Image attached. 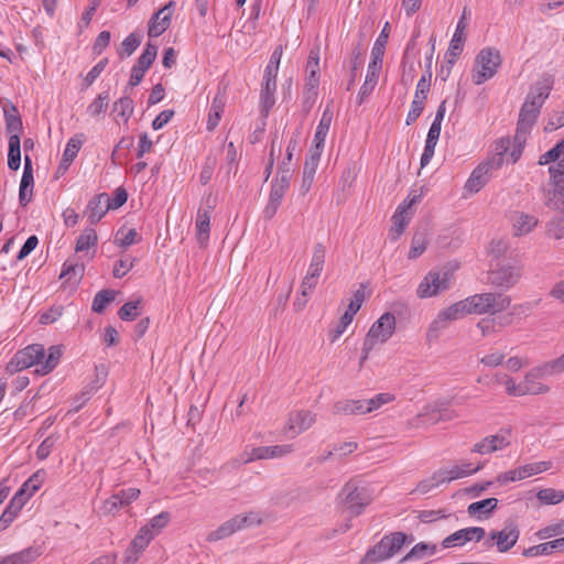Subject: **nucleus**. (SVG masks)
I'll return each mask as SVG.
<instances>
[{"mask_svg":"<svg viewBox=\"0 0 564 564\" xmlns=\"http://www.w3.org/2000/svg\"><path fill=\"white\" fill-rule=\"evenodd\" d=\"M510 445L509 435L496 434L484 437L481 441L476 443L471 452L477 454H490L497 451L505 449Z\"/></svg>","mask_w":564,"mask_h":564,"instance_id":"obj_19","label":"nucleus"},{"mask_svg":"<svg viewBox=\"0 0 564 564\" xmlns=\"http://www.w3.org/2000/svg\"><path fill=\"white\" fill-rule=\"evenodd\" d=\"M110 100L109 91L100 93L87 107V113L91 117H98L108 108Z\"/></svg>","mask_w":564,"mask_h":564,"instance_id":"obj_49","label":"nucleus"},{"mask_svg":"<svg viewBox=\"0 0 564 564\" xmlns=\"http://www.w3.org/2000/svg\"><path fill=\"white\" fill-rule=\"evenodd\" d=\"M552 553H555L552 541L524 549L522 552V554L524 556H540V555H547V554H552Z\"/></svg>","mask_w":564,"mask_h":564,"instance_id":"obj_62","label":"nucleus"},{"mask_svg":"<svg viewBox=\"0 0 564 564\" xmlns=\"http://www.w3.org/2000/svg\"><path fill=\"white\" fill-rule=\"evenodd\" d=\"M413 541L412 536L402 531H395L384 535L380 542L369 549L361 558L360 564H373L392 557L406 543Z\"/></svg>","mask_w":564,"mask_h":564,"instance_id":"obj_3","label":"nucleus"},{"mask_svg":"<svg viewBox=\"0 0 564 564\" xmlns=\"http://www.w3.org/2000/svg\"><path fill=\"white\" fill-rule=\"evenodd\" d=\"M549 366H550V361L545 362L544 365H542L540 367H535L525 373L523 384L527 386V388L533 389L534 387H540L542 389H545L540 392H528V394H532V395L544 394L550 391L549 386L543 384L538 381L539 379H542L545 376H553V375L557 373L554 368H549Z\"/></svg>","mask_w":564,"mask_h":564,"instance_id":"obj_17","label":"nucleus"},{"mask_svg":"<svg viewBox=\"0 0 564 564\" xmlns=\"http://www.w3.org/2000/svg\"><path fill=\"white\" fill-rule=\"evenodd\" d=\"M22 508V502L11 499L0 517V529H7L17 518Z\"/></svg>","mask_w":564,"mask_h":564,"instance_id":"obj_47","label":"nucleus"},{"mask_svg":"<svg viewBox=\"0 0 564 564\" xmlns=\"http://www.w3.org/2000/svg\"><path fill=\"white\" fill-rule=\"evenodd\" d=\"M63 347L55 345L51 346L47 349V354H45V357L41 360V367H37L35 369V373L39 376H45L53 371L55 367L58 365L59 359L63 354Z\"/></svg>","mask_w":564,"mask_h":564,"instance_id":"obj_27","label":"nucleus"},{"mask_svg":"<svg viewBox=\"0 0 564 564\" xmlns=\"http://www.w3.org/2000/svg\"><path fill=\"white\" fill-rule=\"evenodd\" d=\"M97 234L93 228H86L83 234L77 238L75 251L82 253L87 251L89 248L96 247Z\"/></svg>","mask_w":564,"mask_h":564,"instance_id":"obj_45","label":"nucleus"},{"mask_svg":"<svg viewBox=\"0 0 564 564\" xmlns=\"http://www.w3.org/2000/svg\"><path fill=\"white\" fill-rule=\"evenodd\" d=\"M138 237V232L135 229H129L127 231L119 230L116 235L115 242L122 248H127L133 243H135V238Z\"/></svg>","mask_w":564,"mask_h":564,"instance_id":"obj_63","label":"nucleus"},{"mask_svg":"<svg viewBox=\"0 0 564 564\" xmlns=\"http://www.w3.org/2000/svg\"><path fill=\"white\" fill-rule=\"evenodd\" d=\"M485 536V531H455L453 534L443 540V547H453L464 545L467 541H480Z\"/></svg>","mask_w":564,"mask_h":564,"instance_id":"obj_25","label":"nucleus"},{"mask_svg":"<svg viewBox=\"0 0 564 564\" xmlns=\"http://www.w3.org/2000/svg\"><path fill=\"white\" fill-rule=\"evenodd\" d=\"M289 186L288 175L284 174L282 178L276 177L272 182L269 200L281 204Z\"/></svg>","mask_w":564,"mask_h":564,"instance_id":"obj_44","label":"nucleus"},{"mask_svg":"<svg viewBox=\"0 0 564 564\" xmlns=\"http://www.w3.org/2000/svg\"><path fill=\"white\" fill-rule=\"evenodd\" d=\"M496 380L506 386V392L509 395L522 397V395H527L528 392H540V391L544 390L540 387H534L533 389L527 388V386L523 384V381L520 383H517L513 378H511L507 375H502V376L496 375Z\"/></svg>","mask_w":564,"mask_h":564,"instance_id":"obj_28","label":"nucleus"},{"mask_svg":"<svg viewBox=\"0 0 564 564\" xmlns=\"http://www.w3.org/2000/svg\"><path fill=\"white\" fill-rule=\"evenodd\" d=\"M116 294L117 292L113 290L99 291L93 300V311L99 314L102 313L107 305L115 301Z\"/></svg>","mask_w":564,"mask_h":564,"instance_id":"obj_46","label":"nucleus"},{"mask_svg":"<svg viewBox=\"0 0 564 564\" xmlns=\"http://www.w3.org/2000/svg\"><path fill=\"white\" fill-rule=\"evenodd\" d=\"M536 499L543 505H557L564 500V490L554 488L540 489L536 492Z\"/></svg>","mask_w":564,"mask_h":564,"instance_id":"obj_51","label":"nucleus"},{"mask_svg":"<svg viewBox=\"0 0 564 564\" xmlns=\"http://www.w3.org/2000/svg\"><path fill=\"white\" fill-rule=\"evenodd\" d=\"M296 148H297V140L292 138L289 141V144L286 147L285 158L283 159V161L281 162V164L279 165V169H278V177L279 178H282L285 174V175H288V181H291L292 174H293V169H292L291 163H292V159H293V153L296 150Z\"/></svg>","mask_w":564,"mask_h":564,"instance_id":"obj_39","label":"nucleus"},{"mask_svg":"<svg viewBox=\"0 0 564 564\" xmlns=\"http://www.w3.org/2000/svg\"><path fill=\"white\" fill-rule=\"evenodd\" d=\"M362 54H364V47L360 43H358L352 48V52H351L350 79L347 85V90H350L356 82L357 70L362 65Z\"/></svg>","mask_w":564,"mask_h":564,"instance_id":"obj_48","label":"nucleus"},{"mask_svg":"<svg viewBox=\"0 0 564 564\" xmlns=\"http://www.w3.org/2000/svg\"><path fill=\"white\" fill-rule=\"evenodd\" d=\"M476 327L480 330L482 337L494 335L499 330V328H497V321L492 317L480 319Z\"/></svg>","mask_w":564,"mask_h":564,"instance_id":"obj_64","label":"nucleus"},{"mask_svg":"<svg viewBox=\"0 0 564 564\" xmlns=\"http://www.w3.org/2000/svg\"><path fill=\"white\" fill-rule=\"evenodd\" d=\"M441 485H442V481L438 477L437 471H435V473H433V475L431 477L421 480L416 485L415 489H413L411 491V494L419 492L421 495H425V494L430 492L432 489H434Z\"/></svg>","mask_w":564,"mask_h":564,"instance_id":"obj_59","label":"nucleus"},{"mask_svg":"<svg viewBox=\"0 0 564 564\" xmlns=\"http://www.w3.org/2000/svg\"><path fill=\"white\" fill-rule=\"evenodd\" d=\"M276 83L263 82L260 94V113L263 118L269 116L270 110L275 104Z\"/></svg>","mask_w":564,"mask_h":564,"instance_id":"obj_34","label":"nucleus"},{"mask_svg":"<svg viewBox=\"0 0 564 564\" xmlns=\"http://www.w3.org/2000/svg\"><path fill=\"white\" fill-rule=\"evenodd\" d=\"M518 533L519 531H492L491 539L497 540L499 551L506 552L517 542Z\"/></svg>","mask_w":564,"mask_h":564,"instance_id":"obj_43","label":"nucleus"},{"mask_svg":"<svg viewBox=\"0 0 564 564\" xmlns=\"http://www.w3.org/2000/svg\"><path fill=\"white\" fill-rule=\"evenodd\" d=\"M112 110L127 123L133 113L134 102L130 96L124 95L115 101Z\"/></svg>","mask_w":564,"mask_h":564,"instance_id":"obj_41","label":"nucleus"},{"mask_svg":"<svg viewBox=\"0 0 564 564\" xmlns=\"http://www.w3.org/2000/svg\"><path fill=\"white\" fill-rule=\"evenodd\" d=\"M335 414L359 415L367 414L366 400H343L334 404Z\"/></svg>","mask_w":564,"mask_h":564,"instance_id":"obj_33","label":"nucleus"},{"mask_svg":"<svg viewBox=\"0 0 564 564\" xmlns=\"http://www.w3.org/2000/svg\"><path fill=\"white\" fill-rule=\"evenodd\" d=\"M552 467V462H538V463H531L523 466L518 467L519 469V476L522 479H525L528 477H531L533 475L541 474L543 471L549 470Z\"/></svg>","mask_w":564,"mask_h":564,"instance_id":"obj_50","label":"nucleus"},{"mask_svg":"<svg viewBox=\"0 0 564 564\" xmlns=\"http://www.w3.org/2000/svg\"><path fill=\"white\" fill-rule=\"evenodd\" d=\"M467 15H468V10H467V8H464L462 17L459 18V20L457 22L454 35L451 40L446 56L458 57L462 54L463 48H464V42L466 39L464 35V32L468 26Z\"/></svg>","mask_w":564,"mask_h":564,"instance_id":"obj_22","label":"nucleus"},{"mask_svg":"<svg viewBox=\"0 0 564 564\" xmlns=\"http://www.w3.org/2000/svg\"><path fill=\"white\" fill-rule=\"evenodd\" d=\"M511 220L516 236L527 235L538 225L536 217L522 212H514Z\"/></svg>","mask_w":564,"mask_h":564,"instance_id":"obj_26","label":"nucleus"},{"mask_svg":"<svg viewBox=\"0 0 564 564\" xmlns=\"http://www.w3.org/2000/svg\"><path fill=\"white\" fill-rule=\"evenodd\" d=\"M452 274L448 271H430L416 289L420 299L432 297L449 288Z\"/></svg>","mask_w":564,"mask_h":564,"instance_id":"obj_9","label":"nucleus"},{"mask_svg":"<svg viewBox=\"0 0 564 564\" xmlns=\"http://www.w3.org/2000/svg\"><path fill=\"white\" fill-rule=\"evenodd\" d=\"M154 538L153 531H140L139 534L130 542L129 547L124 552V562L127 564H134L139 555L149 545L150 541Z\"/></svg>","mask_w":564,"mask_h":564,"instance_id":"obj_20","label":"nucleus"},{"mask_svg":"<svg viewBox=\"0 0 564 564\" xmlns=\"http://www.w3.org/2000/svg\"><path fill=\"white\" fill-rule=\"evenodd\" d=\"M21 164V140L20 135L12 134L9 138L8 166L17 171Z\"/></svg>","mask_w":564,"mask_h":564,"instance_id":"obj_38","label":"nucleus"},{"mask_svg":"<svg viewBox=\"0 0 564 564\" xmlns=\"http://www.w3.org/2000/svg\"><path fill=\"white\" fill-rule=\"evenodd\" d=\"M315 422V414L310 411H296L291 413L286 423V431L292 437L310 429Z\"/></svg>","mask_w":564,"mask_h":564,"instance_id":"obj_21","label":"nucleus"},{"mask_svg":"<svg viewBox=\"0 0 564 564\" xmlns=\"http://www.w3.org/2000/svg\"><path fill=\"white\" fill-rule=\"evenodd\" d=\"M366 286L360 284L359 288L354 292L352 299L350 300L348 307L345 312L346 315L354 318L357 312L360 310L365 299H366Z\"/></svg>","mask_w":564,"mask_h":564,"instance_id":"obj_56","label":"nucleus"},{"mask_svg":"<svg viewBox=\"0 0 564 564\" xmlns=\"http://www.w3.org/2000/svg\"><path fill=\"white\" fill-rule=\"evenodd\" d=\"M436 551V544L420 542L401 560V563H412L420 561L429 555H433Z\"/></svg>","mask_w":564,"mask_h":564,"instance_id":"obj_36","label":"nucleus"},{"mask_svg":"<svg viewBox=\"0 0 564 564\" xmlns=\"http://www.w3.org/2000/svg\"><path fill=\"white\" fill-rule=\"evenodd\" d=\"M3 116H4L7 132L10 135H12V134L19 135V133L23 129V123H22V118L18 111V108L12 102H10L8 105V107L3 108Z\"/></svg>","mask_w":564,"mask_h":564,"instance_id":"obj_32","label":"nucleus"},{"mask_svg":"<svg viewBox=\"0 0 564 564\" xmlns=\"http://www.w3.org/2000/svg\"><path fill=\"white\" fill-rule=\"evenodd\" d=\"M482 467H484V464H478L474 469L465 470L462 467H458L456 465L451 468H443V469H438L436 471L438 474V477H440L442 484H446V482H451L452 480H456L459 478L470 476V475L479 471L480 469H482Z\"/></svg>","mask_w":564,"mask_h":564,"instance_id":"obj_35","label":"nucleus"},{"mask_svg":"<svg viewBox=\"0 0 564 564\" xmlns=\"http://www.w3.org/2000/svg\"><path fill=\"white\" fill-rule=\"evenodd\" d=\"M332 121H333V111L330 110L329 107H326L325 110L323 111L322 118L319 120V123L316 128V132L314 134L313 148L323 150L324 142H325L326 135L329 131Z\"/></svg>","mask_w":564,"mask_h":564,"instance_id":"obj_31","label":"nucleus"},{"mask_svg":"<svg viewBox=\"0 0 564 564\" xmlns=\"http://www.w3.org/2000/svg\"><path fill=\"white\" fill-rule=\"evenodd\" d=\"M108 194L101 193L89 200L87 205L88 220L91 225H96L109 210L107 206Z\"/></svg>","mask_w":564,"mask_h":564,"instance_id":"obj_24","label":"nucleus"},{"mask_svg":"<svg viewBox=\"0 0 564 564\" xmlns=\"http://www.w3.org/2000/svg\"><path fill=\"white\" fill-rule=\"evenodd\" d=\"M84 271V263H73L70 261H66L63 265V270L61 272L59 278H66L68 281L73 280L76 283L83 278Z\"/></svg>","mask_w":564,"mask_h":564,"instance_id":"obj_52","label":"nucleus"},{"mask_svg":"<svg viewBox=\"0 0 564 564\" xmlns=\"http://www.w3.org/2000/svg\"><path fill=\"white\" fill-rule=\"evenodd\" d=\"M214 209V202L210 196L206 199V208H199L196 217V234L200 245H204L209 238L210 231V213Z\"/></svg>","mask_w":564,"mask_h":564,"instance_id":"obj_23","label":"nucleus"},{"mask_svg":"<svg viewBox=\"0 0 564 564\" xmlns=\"http://www.w3.org/2000/svg\"><path fill=\"white\" fill-rule=\"evenodd\" d=\"M502 64V56L496 47H484L475 57L471 80L475 85H481L491 79Z\"/></svg>","mask_w":564,"mask_h":564,"instance_id":"obj_5","label":"nucleus"},{"mask_svg":"<svg viewBox=\"0 0 564 564\" xmlns=\"http://www.w3.org/2000/svg\"><path fill=\"white\" fill-rule=\"evenodd\" d=\"M393 400L394 395L391 393H378L373 398L366 400V411L370 413Z\"/></svg>","mask_w":564,"mask_h":564,"instance_id":"obj_61","label":"nucleus"},{"mask_svg":"<svg viewBox=\"0 0 564 564\" xmlns=\"http://www.w3.org/2000/svg\"><path fill=\"white\" fill-rule=\"evenodd\" d=\"M498 499L487 498L480 501L473 502L468 506V513L478 519L487 518L491 511L497 507Z\"/></svg>","mask_w":564,"mask_h":564,"instance_id":"obj_37","label":"nucleus"},{"mask_svg":"<svg viewBox=\"0 0 564 564\" xmlns=\"http://www.w3.org/2000/svg\"><path fill=\"white\" fill-rule=\"evenodd\" d=\"M389 26V23H386L383 30L381 31L380 35L378 36L377 41L375 42V45L371 50V61L368 65V77L371 79V77H378L379 72L382 67V58L384 55V47L388 39L387 29Z\"/></svg>","mask_w":564,"mask_h":564,"instance_id":"obj_16","label":"nucleus"},{"mask_svg":"<svg viewBox=\"0 0 564 564\" xmlns=\"http://www.w3.org/2000/svg\"><path fill=\"white\" fill-rule=\"evenodd\" d=\"M553 85V75L547 73L542 74V76L531 86L530 91L525 97V101L533 107L541 109L544 101L549 97Z\"/></svg>","mask_w":564,"mask_h":564,"instance_id":"obj_12","label":"nucleus"},{"mask_svg":"<svg viewBox=\"0 0 564 564\" xmlns=\"http://www.w3.org/2000/svg\"><path fill=\"white\" fill-rule=\"evenodd\" d=\"M174 2L170 1L160 9L149 21L148 34L150 37H158L166 31L171 24Z\"/></svg>","mask_w":564,"mask_h":564,"instance_id":"obj_15","label":"nucleus"},{"mask_svg":"<svg viewBox=\"0 0 564 564\" xmlns=\"http://www.w3.org/2000/svg\"><path fill=\"white\" fill-rule=\"evenodd\" d=\"M540 113V109L533 107L529 102L524 100L520 113L519 120L517 123V131L514 135V140L521 145L522 142L525 141L527 134L532 129Z\"/></svg>","mask_w":564,"mask_h":564,"instance_id":"obj_13","label":"nucleus"},{"mask_svg":"<svg viewBox=\"0 0 564 564\" xmlns=\"http://www.w3.org/2000/svg\"><path fill=\"white\" fill-rule=\"evenodd\" d=\"M521 276V269L516 265H500L488 273L489 283L496 288L508 290L516 285Z\"/></svg>","mask_w":564,"mask_h":564,"instance_id":"obj_11","label":"nucleus"},{"mask_svg":"<svg viewBox=\"0 0 564 564\" xmlns=\"http://www.w3.org/2000/svg\"><path fill=\"white\" fill-rule=\"evenodd\" d=\"M465 301L467 304V313L477 315H495L503 312L511 304V297L509 295L497 292L474 294L466 297Z\"/></svg>","mask_w":564,"mask_h":564,"instance_id":"obj_4","label":"nucleus"},{"mask_svg":"<svg viewBox=\"0 0 564 564\" xmlns=\"http://www.w3.org/2000/svg\"><path fill=\"white\" fill-rule=\"evenodd\" d=\"M45 357V349L41 344L30 345L19 350L8 364L7 369L18 372L32 366L41 367V360Z\"/></svg>","mask_w":564,"mask_h":564,"instance_id":"obj_8","label":"nucleus"},{"mask_svg":"<svg viewBox=\"0 0 564 564\" xmlns=\"http://www.w3.org/2000/svg\"><path fill=\"white\" fill-rule=\"evenodd\" d=\"M158 55V46L151 42L147 43L143 53L139 56L134 66L141 67L142 70H148Z\"/></svg>","mask_w":564,"mask_h":564,"instance_id":"obj_53","label":"nucleus"},{"mask_svg":"<svg viewBox=\"0 0 564 564\" xmlns=\"http://www.w3.org/2000/svg\"><path fill=\"white\" fill-rule=\"evenodd\" d=\"M326 258V248L322 242H317L314 246L312 259L306 272V275L303 278L301 288L302 295L305 297L310 295L313 290L316 288L318 283V278L324 270Z\"/></svg>","mask_w":564,"mask_h":564,"instance_id":"obj_7","label":"nucleus"},{"mask_svg":"<svg viewBox=\"0 0 564 564\" xmlns=\"http://www.w3.org/2000/svg\"><path fill=\"white\" fill-rule=\"evenodd\" d=\"M122 507H124L123 502L116 492L102 502L99 508V512L104 516L115 514Z\"/></svg>","mask_w":564,"mask_h":564,"instance_id":"obj_60","label":"nucleus"},{"mask_svg":"<svg viewBox=\"0 0 564 564\" xmlns=\"http://www.w3.org/2000/svg\"><path fill=\"white\" fill-rule=\"evenodd\" d=\"M338 500L350 516H359L373 500V490L370 486L351 479L340 489Z\"/></svg>","mask_w":564,"mask_h":564,"instance_id":"obj_2","label":"nucleus"},{"mask_svg":"<svg viewBox=\"0 0 564 564\" xmlns=\"http://www.w3.org/2000/svg\"><path fill=\"white\" fill-rule=\"evenodd\" d=\"M269 517L258 511L237 514L226 521L219 529H248L254 525H267Z\"/></svg>","mask_w":564,"mask_h":564,"instance_id":"obj_14","label":"nucleus"},{"mask_svg":"<svg viewBox=\"0 0 564 564\" xmlns=\"http://www.w3.org/2000/svg\"><path fill=\"white\" fill-rule=\"evenodd\" d=\"M322 151L323 150L313 147L310 149L308 155L303 166V174L315 176Z\"/></svg>","mask_w":564,"mask_h":564,"instance_id":"obj_58","label":"nucleus"},{"mask_svg":"<svg viewBox=\"0 0 564 564\" xmlns=\"http://www.w3.org/2000/svg\"><path fill=\"white\" fill-rule=\"evenodd\" d=\"M142 36L135 33L129 34L121 43V50L118 52L121 59L130 56L141 44Z\"/></svg>","mask_w":564,"mask_h":564,"instance_id":"obj_55","label":"nucleus"},{"mask_svg":"<svg viewBox=\"0 0 564 564\" xmlns=\"http://www.w3.org/2000/svg\"><path fill=\"white\" fill-rule=\"evenodd\" d=\"M550 183L543 188L544 205L551 209L564 207V160L549 167Z\"/></svg>","mask_w":564,"mask_h":564,"instance_id":"obj_6","label":"nucleus"},{"mask_svg":"<svg viewBox=\"0 0 564 564\" xmlns=\"http://www.w3.org/2000/svg\"><path fill=\"white\" fill-rule=\"evenodd\" d=\"M142 300L124 303L118 311V316L122 321H134L141 314Z\"/></svg>","mask_w":564,"mask_h":564,"instance_id":"obj_54","label":"nucleus"},{"mask_svg":"<svg viewBox=\"0 0 564 564\" xmlns=\"http://www.w3.org/2000/svg\"><path fill=\"white\" fill-rule=\"evenodd\" d=\"M40 555V547L30 546L20 552L2 557L0 560V564H31Z\"/></svg>","mask_w":564,"mask_h":564,"instance_id":"obj_30","label":"nucleus"},{"mask_svg":"<svg viewBox=\"0 0 564 564\" xmlns=\"http://www.w3.org/2000/svg\"><path fill=\"white\" fill-rule=\"evenodd\" d=\"M413 519L420 520L421 523L431 524L437 520L445 519L447 520L449 525H454L457 521V517L455 514H447L445 510H423V511H414Z\"/></svg>","mask_w":564,"mask_h":564,"instance_id":"obj_29","label":"nucleus"},{"mask_svg":"<svg viewBox=\"0 0 564 564\" xmlns=\"http://www.w3.org/2000/svg\"><path fill=\"white\" fill-rule=\"evenodd\" d=\"M395 330V316L387 312L382 314L370 327L366 340L370 339L373 345L384 344Z\"/></svg>","mask_w":564,"mask_h":564,"instance_id":"obj_10","label":"nucleus"},{"mask_svg":"<svg viewBox=\"0 0 564 564\" xmlns=\"http://www.w3.org/2000/svg\"><path fill=\"white\" fill-rule=\"evenodd\" d=\"M509 143L508 139H500L497 142V152L486 161L479 163L466 181L464 186L466 192L477 194L486 186V184L492 178L494 173L502 166L505 153L509 149Z\"/></svg>","mask_w":564,"mask_h":564,"instance_id":"obj_1","label":"nucleus"},{"mask_svg":"<svg viewBox=\"0 0 564 564\" xmlns=\"http://www.w3.org/2000/svg\"><path fill=\"white\" fill-rule=\"evenodd\" d=\"M427 243L426 230L415 231L411 240L408 258L411 260L419 258L426 250Z\"/></svg>","mask_w":564,"mask_h":564,"instance_id":"obj_40","label":"nucleus"},{"mask_svg":"<svg viewBox=\"0 0 564 564\" xmlns=\"http://www.w3.org/2000/svg\"><path fill=\"white\" fill-rule=\"evenodd\" d=\"M393 226L390 229V234L393 240H397L405 230L410 223L409 215H402V212H395L392 216Z\"/></svg>","mask_w":564,"mask_h":564,"instance_id":"obj_57","label":"nucleus"},{"mask_svg":"<svg viewBox=\"0 0 564 564\" xmlns=\"http://www.w3.org/2000/svg\"><path fill=\"white\" fill-rule=\"evenodd\" d=\"M465 315H468L465 300L452 304L437 315V318L432 323L430 327L429 334L433 329L446 327L447 322L458 319Z\"/></svg>","mask_w":564,"mask_h":564,"instance_id":"obj_18","label":"nucleus"},{"mask_svg":"<svg viewBox=\"0 0 564 564\" xmlns=\"http://www.w3.org/2000/svg\"><path fill=\"white\" fill-rule=\"evenodd\" d=\"M85 142V134L79 133L75 134L70 138L66 144V148L63 153L62 163H72L73 160L77 156L78 151L80 150L83 143Z\"/></svg>","mask_w":564,"mask_h":564,"instance_id":"obj_42","label":"nucleus"}]
</instances>
